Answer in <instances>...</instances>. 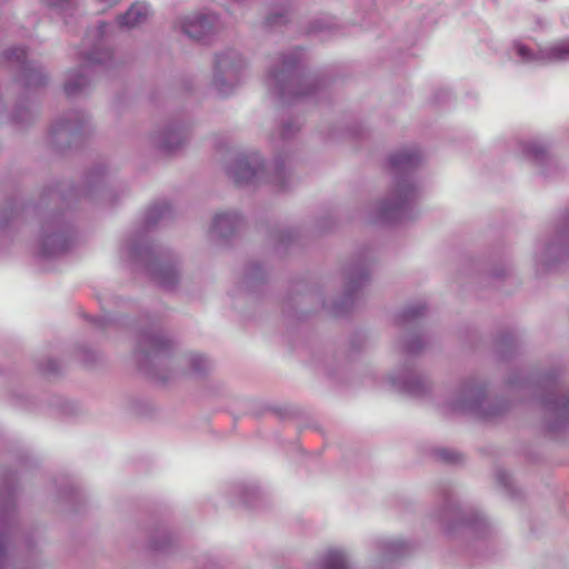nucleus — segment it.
<instances>
[{"label":"nucleus","mask_w":569,"mask_h":569,"mask_svg":"<svg viewBox=\"0 0 569 569\" xmlns=\"http://www.w3.org/2000/svg\"><path fill=\"white\" fill-rule=\"evenodd\" d=\"M267 140L269 147L274 152L273 166L267 164L258 151L239 153L226 166L227 176L236 184L256 187L262 183H282L284 124L279 122L276 128L268 133Z\"/></svg>","instance_id":"obj_1"},{"label":"nucleus","mask_w":569,"mask_h":569,"mask_svg":"<svg viewBox=\"0 0 569 569\" xmlns=\"http://www.w3.org/2000/svg\"><path fill=\"white\" fill-rule=\"evenodd\" d=\"M109 24L101 22L88 31L82 42V50L79 58L83 66L72 69L67 73L64 92L69 97L78 96L86 91L91 83L90 66H107L112 62L113 53L107 42Z\"/></svg>","instance_id":"obj_2"},{"label":"nucleus","mask_w":569,"mask_h":569,"mask_svg":"<svg viewBox=\"0 0 569 569\" xmlns=\"http://www.w3.org/2000/svg\"><path fill=\"white\" fill-rule=\"evenodd\" d=\"M128 256L140 260L146 264L148 273L161 287L171 289L179 281V270L177 261L171 257L159 253L157 249L149 243L144 233H138L128 240L126 248Z\"/></svg>","instance_id":"obj_3"},{"label":"nucleus","mask_w":569,"mask_h":569,"mask_svg":"<svg viewBox=\"0 0 569 569\" xmlns=\"http://www.w3.org/2000/svg\"><path fill=\"white\" fill-rule=\"evenodd\" d=\"M246 62L240 52L228 49L216 54L212 86L220 94H229L240 82Z\"/></svg>","instance_id":"obj_4"},{"label":"nucleus","mask_w":569,"mask_h":569,"mask_svg":"<svg viewBox=\"0 0 569 569\" xmlns=\"http://www.w3.org/2000/svg\"><path fill=\"white\" fill-rule=\"evenodd\" d=\"M0 63L16 67L19 71L18 81L26 88H40L47 82V74L42 67L27 60L26 50L21 47L4 50L0 56Z\"/></svg>","instance_id":"obj_5"},{"label":"nucleus","mask_w":569,"mask_h":569,"mask_svg":"<svg viewBox=\"0 0 569 569\" xmlns=\"http://www.w3.org/2000/svg\"><path fill=\"white\" fill-rule=\"evenodd\" d=\"M264 98L277 109L284 106V53L278 52L266 60L262 78Z\"/></svg>","instance_id":"obj_6"},{"label":"nucleus","mask_w":569,"mask_h":569,"mask_svg":"<svg viewBox=\"0 0 569 569\" xmlns=\"http://www.w3.org/2000/svg\"><path fill=\"white\" fill-rule=\"evenodd\" d=\"M90 118L81 111H71L57 119L50 128V143L57 148H63L71 144L78 136L86 132L89 128Z\"/></svg>","instance_id":"obj_7"},{"label":"nucleus","mask_w":569,"mask_h":569,"mask_svg":"<svg viewBox=\"0 0 569 569\" xmlns=\"http://www.w3.org/2000/svg\"><path fill=\"white\" fill-rule=\"evenodd\" d=\"M171 347L172 341L162 330L154 328L141 333L138 342V352L144 360L164 365L167 363Z\"/></svg>","instance_id":"obj_8"},{"label":"nucleus","mask_w":569,"mask_h":569,"mask_svg":"<svg viewBox=\"0 0 569 569\" xmlns=\"http://www.w3.org/2000/svg\"><path fill=\"white\" fill-rule=\"evenodd\" d=\"M178 27L188 38L201 41L219 28V17L212 12H194L179 19Z\"/></svg>","instance_id":"obj_9"},{"label":"nucleus","mask_w":569,"mask_h":569,"mask_svg":"<svg viewBox=\"0 0 569 569\" xmlns=\"http://www.w3.org/2000/svg\"><path fill=\"white\" fill-rule=\"evenodd\" d=\"M41 251L44 256H53L63 252L69 246V234L66 226L60 220L47 222L41 234Z\"/></svg>","instance_id":"obj_10"},{"label":"nucleus","mask_w":569,"mask_h":569,"mask_svg":"<svg viewBox=\"0 0 569 569\" xmlns=\"http://www.w3.org/2000/svg\"><path fill=\"white\" fill-rule=\"evenodd\" d=\"M243 227L242 216L234 210L217 212L209 230V236L216 240H229Z\"/></svg>","instance_id":"obj_11"},{"label":"nucleus","mask_w":569,"mask_h":569,"mask_svg":"<svg viewBox=\"0 0 569 569\" xmlns=\"http://www.w3.org/2000/svg\"><path fill=\"white\" fill-rule=\"evenodd\" d=\"M187 139V131L177 124L166 126L151 134L154 147L167 152L179 149L186 143Z\"/></svg>","instance_id":"obj_12"},{"label":"nucleus","mask_w":569,"mask_h":569,"mask_svg":"<svg viewBox=\"0 0 569 569\" xmlns=\"http://www.w3.org/2000/svg\"><path fill=\"white\" fill-rule=\"evenodd\" d=\"M151 14L152 11L149 3L137 1L123 14L118 17V24L127 29L136 28L146 23Z\"/></svg>","instance_id":"obj_13"},{"label":"nucleus","mask_w":569,"mask_h":569,"mask_svg":"<svg viewBox=\"0 0 569 569\" xmlns=\"http://www.w3.org/2000/svg\"><path fill=\"white\" fill-rule=\"evenodd\" d=\"M264 251L274 262L281 264L284 258V234L281 230L270 231L267 236Z\"/></svg>","instance_id":"obj_14"},{"label":"nucleus","mask_w":569,"mask_h":569,"mask_svg":"<svg viewBox=\"0 0 569 569\" xmlns=\"http://www.w3.org/2000/svg\"><path fill=\"white\" fill-rule=\"evenodd\" d=\"M284 22V7L282 2L270 4L264 13L262 27L267 31H273L282 27Z\"/></svg>","instance_id":"obj_15"},{"label":"nucleus","mask_w":569,"mask_h":569,"mask_svg":"<svg viewBox=\"0 0 569 569\" xmlns=\"http://www.w3.org/2000/svg\"><path fill=\"white\" fill-rule=\"evenodd\" d=\"M174 362L179 365H188L190 372L194 375L206 373L212 367L211 361L207 357L199 353H189L184 357L176 359Z\"/></svg>","instance_id":"obj_16"},{"label":"nucleus","mask_w":569,"mask_h":569,"mask_svg":"<svg viewBox=\"0 0 569 569\" xmlns=\"http://www.w3.org/2000/svg\"><path fill=\"white\" fill-rule=\"evenodd\" d=\"M171 214V207L168 202H157L153 206H151L144 218V223L147 228H150L158 223L161 220H164L169 218Z\"/></svg>","instance_id":"obj_17"},{"label":"nucleus","mask_w":569,"mask_h":569,"mask_svg":"<svg viewBox=\"0 0 569 569\" xmlns=\"http://www.w3.org/2000/svg\"><path fill=\"white\" fill-rule=\"evenodd\" d=\"M234 495L238 496L239 503L248 507L256 508L257 499L259 498V491L253 486L238 485L234 488Z\"/></svg>","instance_id":"obj_18"},{"label":"nucleus","mask_w":569,"mask_h":569,"mask_svg":"<svg viewBox=\"0 0 569 569\" xmlns=\"http://www.w3.org/2000/svg\"><path fill=\"white\" fill-rule=\"evenodd\" d=\"M34 113L30 107L18 104L11 114V121L17 126H24L32 121Z\"/></svg>","instance_id":"obj_19"},{"label":"nucleus","mask_w":569,"mask_h":569,"mask_svg":"<svg viewBox=\"0 0 569 569\" xmlns=\"http://www.w3.org/2000/svg\"><path fill=\"white\" fill-rule=\"evenodd\" d=\"M416 161L417 156L409 151L399 152L390 158V163L393 168L411 167Z\"/></svg>","instance_id":"obj_20"},{"label":"nucleus","mask_w":569,"mask_h":569,"mask_svg":"<svg viewBox=\"0 0 569 569\" xmlns=\"http://www.w3.org/2000/svg\"><path fill=\"white\" fill-rule=\"evenodd\" d=\"M326 569H348L343 553L340 551H331L328 556Z\"/></svg>","instance_id":"obj_21"},{"label":"nucleus","mask_w":569,"mask_h":569,"mask_svg":"<svg viewBox=\"0 0 569 569\" xmlns=\"http://www.w3.org/2000/svg\"><path fill=\"white\" fill-rule=\"evenodd\" d=\"M439 459H441L445 462L455 463L460 460V456L453 451H450L448 449H441L437 452Z\"/></svg>","instance_id":"obj_22"},{"label":"nucleus","mask_w":569,"mask_h":569,"mask_svg":"<svg viewBox=\"0 0 569 569\" xmlns=\"http://www.w3.org/2000/svg\"><path fill=\"white\" fill-rule=\"evenodd\" d=\"M14 210L12 207L4 208L0 211V228H4L13 218Z\"/></svg>","instance_id":"obj_23"},{"label":"nucleus","mask_w":569,"mask_h":569,"mask_svg":"<svg viewBox=\"0 0 569 569\" xmlns=\"http://www.w3.org/2000/svg\"><path fill=\"white\" fill-rule=\"evenodd\" d=\"M44 3L53 9H64L74 0H43Z\"/></svg>","instance_id":"obj_24"},{"label":"nucleus","mask_w":569,"mask_h":569,"mask_svg":"<svg viewBox=\"0 0 569 569\" xmlns=\"http://www.w3.org/2000/svg\"><path fill=\"white\" fill-rule=\"evenodd\" d=\"M553 51L559 58H562L565 54H569V41L556 46Z\"/></svg>","instance_id":"obj_25"},{"label":"nucleus","mask_w":569,"mask_h":569,"mask_svg":"<svg viewBox=\"0 0 569 569\" xmlns=\"http://www.w3.org/2000/svg\"><path fill=\"white\" fill-rule=\"evenodd\" d=\"M98 4L102 7V9H110L118 6L121 0H94Z\"/></svg>","instance_id":"obj_26"},{"label":"nucleus","mask_w":569,"mask_h":569,"mask_svg":"<svg viewBox=\"0 0 569 569\" xmlns=\"http://www.w3.org/2000/svg\"><path fill=\"white\" fill-rule=\"evenodd\" d=\"M291 82H292L291 74H289V70L287 69V82H286L287 94L289 93V87H291Z\"/></svg>","instance_id":"obj_27"},{"label":"nucleus","mask_w":569,"mask_h":569,"mask_svg":"<svg viewBox=\"0 0 569 569\" xmlns=\"http://www.w3.org/2000/svg\"><path fill=\"white\" fill-rule=\"evenodd\" d=\"M519 53H520L522 57H525V56H526V50H525V48H522V47H521V48H519Z\"/></svg>","instance_id":"obj_28"},{"label":"nucleus","mask_w":569,"mask_h":569,"mask_svg":"<svg viewBox=\"0 0 569 569\" xmlns=\"http://www.w3.org/2000/svg\"><path fill=\"white\" fill-rule=\"evenodd\" d=\"M152 548H153V549H156V550H160V549H162L163 547H162V546H160V545H156V543H154V545L152 546Z\"/></svg>","instance_id":"obj_29"}]
</instances>
